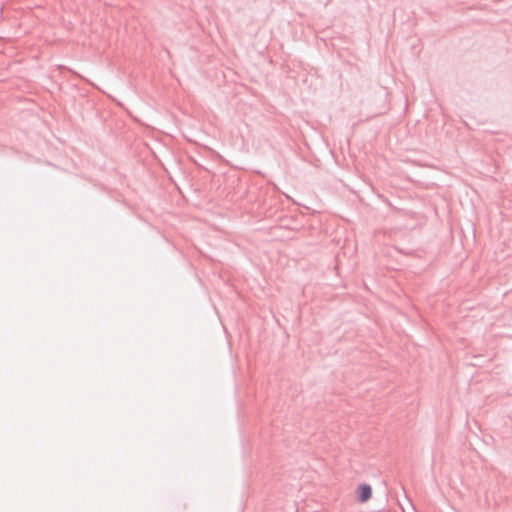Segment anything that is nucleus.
Returning a JSON list of instances; mask_svg holds the SVG:
<instances>
[{"mask_svg": "<svg viewBox=\"0 0 512 512\" xmlns=\"http://www.w3.org/2000/svg\"><path fill=\"white\" fill-rule=\"evenodd\" d=\"M372 496V488L368 484H360L357 489V498L359 502L365 503L367 502Z\"/></svg>", "mask_w": 512, "mask_h": 512, "instance_id": "obj_1", "label": "nucleus"}]
</instances>
